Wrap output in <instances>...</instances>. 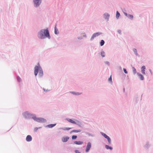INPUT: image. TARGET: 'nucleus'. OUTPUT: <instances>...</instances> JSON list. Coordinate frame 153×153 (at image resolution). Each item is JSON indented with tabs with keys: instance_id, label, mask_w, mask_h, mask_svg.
<instances>
[{
	"instance_id": "nucleus-10",
	"label": "nucleus",
	"mask_w": 153,
	"mask_h": 153,
	"mask_svg": "<svg viewBox=\"0 0 153 153\" xmlns=\"http://www.w3.org/2000/svg\"><path fill=\"white\" fill-rule=\"evenodd\" d=\"M32 138L30 135H28L26 138V140L28 142H30L32 140Z\"/></svg>"
},
{
	"instance_id": "nucleus-39",
	"label": "nucleus",
	"mask_w": 153,
	"mask_h": 153,
	"mask_svg": "<svg viewBox=\"0 0 153 153\" xmlns=\"http://www.w3.org/2000/svg\"><path fill=\"white\" fill-rule=\"evenodd\" d=\"M75 94L76 95H79L80 94H79V93H75Z\"/></svg>"
},
{
	"instance_id": "nucleus-25",
	"label": "nucleus",
	"mask_w": 153,
	"mask_h": 153,
	"mask_svg": "<svg viewBox=\"0 0 153 153\" xmlns=\"http://www.w3.org/2000/svg\"><path fill=\"white\" fill-rule=\"evenodd\" d=\"M95 37H96V36H95V35L94 33L91 37V38L90 39V40L91 41L93 40Z\"/></svg>"
},
{
	"instance_id": "nucleus-3",
	"label": "nucleus",
	"mask_w": 153,
	"mask_h": 153,
	"mask_svg": "<svg viewBox=\"0 0 153 153\" xmlns=\"http://www.w3.org/2000/svg\"><path fill=\"white\" fill-rule=\"evenodd\" d=\"M39 73V75L42 76L43 74V72L41 68H36L34 71L35 75L36 76L38 73Z\"/></svg>"
},
{
	"instance_id": "nucleus-9",
	"label": "nucleus",
	"mask_w": 153,
	"mask_h": 153,
	"mask_svg": "<svg viewBox=\"0 0 153 153\" xmlns=\"http://www.w3.org/2000/svg\"><path fill=\"white\" fill-rule=\"evenodd\" d=\"M56 23L54 26V33L56 35H57L59 33V31L56 27Z\"/></svg>"
},
{
	"instance_id": "nucleus-1",
	"label": "nucleus",
	"mask_w": 153,
	"mask_h": 153,
	"mask_svg": "<svg viewBox=\"0 0 153 153\" xmlns=\"http://www.w3.org/2000/svg\"><path fill=\"white\" fill-rule=\"evenodd\" d=\"M37 36L40 39H44L46 38H48L50 39L51 38L48 28L46 29H41L38 33Z\"/></svg>"
},
{
	"instance_id": "nucleus-13",
	"label": "nucleus",
	"mask_w": 153,
	"mask_h": 153,
	"mask_svg": "<svg viewBox=\"0 0 153 153\" xmlns=\"http://www.w3.org/2000/svg\"><path fill=\"white\" fill-rule=\"evenodd\" d=\"M44 120H45L43 118H37V120L36 121L37 122H38L42 123V122H44Z\"/></svg>"
},
{
	"instance_id": "nucleus-6",
	"label": "nucleus",
	"mask_w": 153,
	"mask_h": 153,
	"mask_svg": "<svg viewBox=\"0 0 153 153\" xmlns=\"http://www.w3.org/2000/svg\"><path fill=\"white\" fill-rule=\"evenodd\" d=\"M101 134H102V135L105 138L107 139V140L108 141V142L109 144H111V140L110 137L108 136L106 134H105L102 133L101 132Z\"/></svg>"
},
{
	"instance_id": "nucleus-5",
	"label": "nucleus",
	"mask_w": 153,
	"mask_h": 153,
	"mask_svg": "<svg viewBox=\"0 0 153 153\" xmlns=\"http://www.w3.org/2000/svg\"><path fill=\"white\" fill-rule=\"evenodd\" d=\"M109 14L107 13H105L103 14V17L106 21H108L110 17Z\"/></svg>"
},
{
	"instance_id": "nucleus-20",
	"label": "nucleus",
	"mask_w": 153,
	"mask_h": 153,
	"mask_svg": "<svg viewBox=\"0 0 153 153\" xmlns=\"http://www.w3.org/2000/svg\"><path fill=\"white\" fill-rule=\"evenodd\" d=\"M71 128H60V129H61L62 130L64 131H66V130L68 131V130H70V129H71Z\"/></svg>"
},
{
	"instance_id": "nucleus-32",
	"label": "nucleus",
	"mask_w": 153,
	"mask_h": 153,
	"mask_svg": "<svg viewBox=\"0 0 153 153\" xmlns=\"http://www.w3.org/2000/svg\"><path fill=\"white\" fill-rule=\"evenodd\" d=\"M117 32L119 34H121V30H117Z\"/></svg>"
},
{
	"instance_id": "nucleus-11",
	"label": "nucleus",
	"mask_w": 153,
	"mask_h": 153,
	"mask_svg": "<svg viewBox=\"0 0 153 153\" xmlns=\"http://www.w3.org/2000/svg\"><path fill=\"white\" fill-rule=\"evenodd\" d=\"M69 139V137H64L62 139V140L63 142H67Z\"/></svg>"
},
{
	"instance_id": "nucleus-29",
	"label": "nucleus",
	"mask_w": 153,
	"mask_h": 153,
	"mask_svg": "<svg viewBox=\"0 0 153 153\" xmlns=\"http://www.w3.org/2000/svg\"><path fill=\"white\" fill-rule=\"evenodd\" d=\"M77 136H76V135H73L72 136V139L74 140V139H76V138H77Z\"/></svg>"
},
{
	"instance_id": "nucleus-12",
	"label": "nucleus",
	"mask_w": 153,
	"mask_h": 153,
	"mask_svg": "<svg viewBox=\"0 0 153 153\" xmlns=\"http://www.w3.org/2000/svg\"><path fill=\"white\" fill-rule=\"evenodd\" d=\"M133 52H134V54L136 55V56L139 57H140V55H139L137 53V50L136 48H133Z\"/></svg>"
},
{
	"instance_id": "nucleus-22",
	"label": "nucleus",
	"mask_w": 153,
	"mask_h": 153,
	"mask_svg": "<svg viewBox=\"0 0 153 153\" xmlns=\"http://www.w3.org/2000/svg\"><path fill=\"white\" fill-rule=\"evenodd\" d=\"M105 148L107 149H110V150H112L113 149V148L111 147H110L109 146L107 145H105Z\"/></svg>"
},
{
	"instance_id": "nucleus-19",
	"label": "nucleus",
	"mask_w": 153,
	"mask_h": 153,
	"mask_svg": "<svg viewBox=\"0 0 153 153\" xmlns=\"http://www.w3.org/2000/svg\"><path fill=\"white\" fill-rule=\"evenodd\" d=\"M138 75L139 76V78L141 80H143L144 79V77L143 75L140 74H138Z\"/></svg>"
},
{
	"instance_id": "nucleus-38",
	"label": "nucleus",
	"mask_w": 153,
	"mask_h": 153,
	"mask_svg": "<svg viewBox=\"0 0 153 153\" xmlns=\"http://www.w3.org/2000/svg\"><path fill=\"white\" fill-rule=\"evenodd\" d=\"M122 9V11H124V12H125L126 11V10H125V8H123V9Z\"/></svg>"
},
{
	"instance_id": "nucleus-33",
	"label": "nucleus",
	"mask_w": 153,
	"mask_h": 153,
	"mask_svg": "<svg viewBox=\"0 0 153 153\" xmlns=\"http://www.w3.org/2000/svg\"><path fill=\"white\" fill-rule=\"evenodd\" d=\"M38 118H37L36 117H33V119L35 121H36Z\"/></svg>"
},
{
	"instance_id": "nucleus-26",
	"label": "nucleus",
	"mask_w": 153,
	"mask_h": 153,
	"mask_svg": "<svg viewBox=\"0 0 153 153\" xmlns=\"http://www.w3.org/2000/svg\"><path fill=\"white\" fill-rule=\"evenodd\" d=\"M105 64L107 65L108 66H109L110 65V63L108 61H105L104 62Z\"/></svg>"
},
{
	"instance_id": "nucleus-24",
	"label": "nucleus",
	"mask_w": 153,
	"mask_h": 153,
	"mask_svg": "<svg viewBox=\"0 0 153 153\" xmlns=\"http://www.w3.org/2000/svg\"><path fill=\"white\" fill-rule=\"evenodd\" d=\"M145 68H141L142 72L144 74H145Z\"/></svg>"
},
{
	"instance_id": "nucleus-34",
	"label": "nucleus",
	"mask_w": 153,
	"mask_h": 153,
	"mask_svg": "<svg viewBox=\"0 0 153 153\" xmlns=\"http://www.w3.org/2000/svg\"><path fill=\"white\" fill-rule=\"evenodd\" d=\"M123 71H124V72L126 73V74H127V71H126V69L125 68H123Z\"/></svg>"
},
{
	"instance_id": "nucleus-21",
	"label": "nucleus",
	"mask_w": 153,
	"mask_h": 153,
	"mask_svg": "<svg viewBox=\"0 0 153 153\" xmlns=\"http://www.w3.org/2000/svg\"><path fill=\"white\" fill-rule=\"evenodd\" d=\"M81 130H74L71 131V133L72 132H80Z\"/></svg>"
},
{
	"instance_id": "nucleus-40",
	"label": "nucleus",
	"mask_w": 153,
	"mask_h": 153,
	"mask_svg": "<svg viewBox=\"0 0 153 153\" xmlns=\"http://www.w3.org/2000/svg\"><path fill=\"white\" fill-rule=\"evenodd\" d=\"M141 67H146L145 66L143 65Z\"/></svg>"
},
{
	"instance_id": "nucleus-2",
	"label": "nucleus",
	"mask_w": 153,
	"mask_h": 153,
	"mask_svg": "<svg viewBox=\"0 0 153 153\" xmlns=\"http://www.w3.org/2000/svg\"><path fill=\"white\" fill-rule=\"evenodd\" d=\"M42 0H33V2L34 7L35 8L39 7L42 3Z\"/></svg>"
},
{
	"instance_id": "nucleus-36",
	"label": "nucleus",
	"mask_w": 153,
	"mask_h": 153,
	"mask_svg": "<svg viewBox=\"0 0 153 153\" xmlns=\"http://www.w3.org/2000/svg\"><path fill=\"white\" fill-rule=\"evenodd\" d=\"M83 34H84L83 35V37H85V38H86V37H87V36H86V35L85 33H83Z\"/></svg>"
},
{
	"instance_id": "nucleus-27",
	"label": "nucleus",
	"mask_w": 153,
	"mask_h": 153,
	"mask_svg": "<svg viewBox=\"0 0 153 153\" xmlns=\"http://www.w3.org/2000/svg\"><path fill=\"white\" fill-rule=\"evenodd\" d=\"M17 79L18 81L20 82L22 80L21 78L19 76H17Z\"/></svg>"
},
{
	"instance_id": "nucleus-30",
	"label": "nucleus",
	"mask_w": 153,
	"mask_h": 153,
	"mask_svg": "<svg viewBox=\"0 0 153 153\" xmlns=\"http://www.w3.org/2000/svg\"><path fill=\"white\" fill-rule=\"evenodd\" d=\"M108 81L110 82H112V79H111V76L110 77L108 78Z\"/></svg>"
},
{
	"instance_id": "nucleus-18",
	"label": "nucleus",
	"mask_w": 153,
	"mask_h": 153,
	"mask_svg": "<svg viewBox=\"0 0 153 153\" xmlns=\"http://www.w3.org/2000/svg\"><path fill=\"white\" fill-rule=\"evenodd\" d=\"M100 54L101 56L103 57L105 56V52L102 50L101 51Z\"/></svg>"
},
{
	"instance_id": "nucleus-16",
	"label": "nucleus",
	"mask_w": 153,
	"mask_h": 153,
	"mask_svg": "<svg viewBox=\"0 0 153 153\" xmlns=\"http://www.w3.org/2000/svg\"><path fill=\"white\" fill-rule=\"evenodd\" d=\"M75 144L77 145H81L83 144V142L82 141H75L74 142Z\"/></svg>"
},
{
	"instance_id": "nucleus-17",
	"label": "nucleus",
	"mask_w": 153,
	"mask_h": 153,
	"mask_svg": "<svg viewBox=\"0 0 153 153\" xmlns=\"http://www.w3.org/2000/svg\"><path fill=\"white\" fill-rule=\"evenodd\" d=\"M94 34L95 35V36L96 37L99 36V35L101 34H102V33L100 32H96V33H94Z\"/></svg>"
},
{
	"instance_id": "nucleus-23",
	"label": "nucleus",
	"mask_w": 153,
	"mask_h": 153,
	"mask_svg": "<svg viewBox=\"0 0 153 153\" xmlns=\"http://www.w3.org/2000/svg\"><path fill=\"white\" fill-rule=\"evenodd\" d=\"M56 125V124H50L48 126L50 128H51L55 126Z\"/></svg>"
},
{
	"instance_id": "nucleus-28",
	"label": "nucleus",
	"mask_w": 153,
	"mask_h": 153,
	"mask_svg": "<svg viewBox=\"0 0 153 153\" xmlns=\"http://www.w3.org/2000/svg\"><path fill=\"white\" fill-rule=\"evenodd\" d=\"M34 67H41L40 66L39 63L38 62L36 65Z\"/></svg>"
},
{
	"instance_id": "nucleus-35",
	"label": "nucleus",
	"mask_w": 153,
	"mask_h": 153,
	"mask_svg": "<svg viewBox=\"0 0 153 153\" xmlns=\"http://www.w3.org/2000/svg\"><path fill=\"white\" fill-rule=\"evenodd\" d=\"M75 152L76 153H80V152L78 150H75Z\"/></svg>"
},
{
	"instance_id": "nucleus-31",
	"label": "nucleus",
	"mask_w": 153,
	"mask_h": 153,
	"mask_svg": "<svg viewBox=\"0 0 153 153\" xmlns=\"http://www.w3.org/2000/svg\"><path fill=\"white\" fill-rule=\"evenodd\" d=\"M77 39H78L81 40V39H83V37H82V36L78 37H77Z\"/></svg>"
},
{
	"instance_id": "nucleus-8",
	"label": "nucleus",
	"mask_w": 153,
	"mask_h": 153,
	"mask_svg": "<svg viewBox=\"0 0 153 153\" xmlns=\"http://www.w3.org/2000/svg\"><path fill=\"white\" fill-rule=\"evenodd\" d=\"M67 120L69 122H70L73 124H76V122H79L77 120H74L75 121H74L71 119H68Z\"/></svg>"
},
{
	"instance_id": "nucleus-14",
	"label": "nucleus",
	"mask_w": 153,
	"mask_h": 153,
	"mask_svg": "<svg viewBox=\"0 0 153 153\" xmlns=\"http://www.w3.org/2000/svg\"><path fill=\"white\" fill-rule=\"evenodd\" d=\"M120 16V13L118 12V11H117L116 13V17L117 19H119Z\"/></svg>"
},
{
	"instance_id": "nucleus-37",
	"label": "nucleus",
	"mask_w": 153,
	"mask_h": 153,
	"mask_svg": "<svg viewBox=\"0 0 153 153\" xmlns=\"http://www.w3.org/2000/svg\"><path fill=\"white\" fill-rule=\"evenodd\" d=\"M133 71H134V73H136V69L134 68L133 69Z\"/></svg>"
},
{
	"instance_id": "nucleus-15",
	"label": "nucleus",
	"mask_w": 153,
	"mask_h": 153,
	"mask_svg": "<svg viewBox=\"0 0 153 153\" xmlns=\"http://www.w3.org/2000/svg\"><path fill=\"white\" fill-rule=\"evenodd\" d=\"M105 43V42L104 40L102 39L100 42V45L101 46H102L104 45Z\"/></svg>"
},
{
	"instance_id": "nucleus-7",
	"label": "nucleus",
	"mask_w": 153,
	"mask_h": 153,
	"mask_svg": "<svg viewBox=\"0 0 153 153\" xmlns=\"http://www.w3.org/2000/svg\"><path fill=\"white\" fill-rule=\"evenodd\" d=\"M91 147V143L90 142L88 143L85 149V152H88L90 150Z\"/></svg>"
},
{
	"instance_id": "nucleus-4",
	"label": "nucleus",
	"mask_w": 153,
	"mask_h": 153,
	"mask_svg": "<svg viewBox=\"0 0 153 153\" xmlns=\"http://www.w3.org/2000/svg\"><path fill=\"white\" fill-rule=\"evenodd\" d=\"M123 12L125 15L127 17L128 19L131 20H132L133 19L134 16L133 15L128 14L127 13L124 12L123 11Z\"/></svg>"
}]
</instances>
